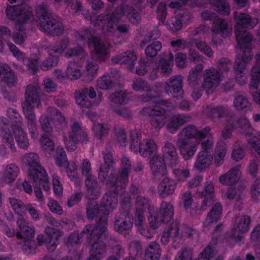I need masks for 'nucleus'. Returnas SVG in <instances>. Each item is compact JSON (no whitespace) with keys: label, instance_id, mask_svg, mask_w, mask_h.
<instances>
[{"label":"nucleus","instance_id":"obj_1","mask_svg":"<svg viewBox=\"0 0 260 260\" xmlns=\"http://www.w3.org/2000/svg\"><path fill=\"white\" fill-rule=\"evenodd\" d=\"M109 211L105 209L104 215L99 217L96 225L90 224L86 225L81 233L87 234L88 243L91 245V254L86 260H100L106 252V244L100 240V238L105 232L107 228L108 216Z\"/></svg>","mask_w":260,"mask_h":260},{"label":"nucleus","instance_id":"obj_2","mask_svg":"<svg viewBox=\"0 0 260 260\" xmlns=\"http://www.w3.org/2000/svg\"><path fill=\"white\" fill-rule=\"evenodd\" d=\"M36 13L39 19L38 26L40 30L52 36H59L63 34L62 23L56 15L48 10L47 5H39L36 9Z\"/></svg>","mask_w":260,"mask_h":260},{"label":"nucleus","instance_id":"obj_3","mask_svg":"<svg viewBox=\"0 0 260 260\" xmlns=\"http://www.w3.org/2000/svg\"><path fill=\"white\" fill-rule=\"evenodd\" d=\"M78 37L82 41L87 40L89 47H93L92 53L96 56L98 60H105L109 54V44L102 41L100 37L92 35L87 29L79 33Z\"/></svg>","mask_w":260,"mask_h":260},{"label":"nucleus","instance_id":"obj_4","mask_svg":"<svg viewBox=\"0 0 260 260\" xmlns=\"http://www.w3.org/2000/svg\"><path fill=\"white\" fill-rule=\"evenodd\" d=\"M47 112L50 114V117L46 115H43L40 118V122L42 130L46 133H49L52 131L53 126L56 131L62 130L67 124L64 117L60 112L54 107H49L47 109Z\"/></svg>","mask_w":260,"mask_h":260},{"label":"nucleus","instance_id":"obj_5","mask_svg":"<svg viewBox=\"0 0 260 260\" xmlns=\"http://www.w3.org/2000/svg\"><path fill=\"white\" fill-rule=\"evenodd\" d=\"M40 89L37 85H28L26 88L25 99V103L22 106L23 111L26 118L28 120L36 119L32 105L38 106L40 104Z\"/></svg>","mask_w":260,"mask_h":260},{"label":"nucleus","instance_id":"obj_6","mask_svg":"<svg viewBox=\"0 0 260 260\" xmlns=\"http://www.w3.org/2000/svg\"><path fill=\"white\" fill-rule=\"evenodd\" d=\"M66 148L70 151L75 150L78 144L87 143L89 139L86 132L82 128L78 122H74L71 126V132L68 137H63Z\"/></svg>","mask_w":260,"mask_h":260},{"label":"nucleus","instance_id":"obj_7","mask_svg":"<svg viewBox=\"0 0 260 260\" xmlns=\"http://www.w3.org/2000/svg\"><path fill=\"white\" fill-rule=\"evenodd\" d=\"M30 8L26 4L19 5L8 6L5 11L7 18L18 24L26 23L34 19Z\"/></svg>","mask_w":260,"mask_h":260},{"label":"nucleus","instance_id":"obj_8","mask_svg":"<svg viewBox=\"0 0 260 260\" xmlns=\"http://www.w3.org/2000/svg\"><path fill=\"white\" fill-rule=\"evenodd\" d=\"M114 190H110L103 196L100 203L101 209L98 204L89 205L86 207L87 217L88 219H92L96 216H101L104 215L105 209L109 211L114 209Z\"/></svg>","mask_w":260,"mask_h":260},{"label":"nucleus","instance_id":"obj_9","mask_svg":"<svg viewBox=\"0 0 260 260\" xmlns=\"http://www.w3.org/2000/svg\"><path fill=\"white\" fill-rule=\"evenodd\" d=\"M202 87L207 94H211L223 79L222 74L219 70L211 67L204 70Z\"/></svg>","mask_w":260,"mask_h":260},{"label":"nucleus","instance_id":"obj_10","mask_svg":"<svg viewBox=\"0 0 260 260\" xmlns=\"http://www.w3.org/2000/svg\"><path fill=\"white\" fill-rule=\"evenodd\" d=\"M23 161L28 167V175L31 180H35L38 175L45 173L46 170L41 166L39 157L36 153L27 154L24 156Z\"/></svg>","mask_w":260,"mask_h":260},{"label":"nucleus","instance_id":"obj_11","mask_svg":"<svg viewBox=\"0 0 260 260\" xmlns=\"http://www.w3.org/2000/svg\"><path fill=\"white\" fill-rule=\"evenodd\" d=\"M164 91L176 99H182L184 94L182 76L177 75L168 79L165 83Z\"/></svg>","mask_w":260,"mask_h":260},{"label":"nucleus","instance_id":"obj_12","mask_svg":"<svg viewBox=\"0 0 260 260\" xmlns=\"http://www.w3.org/2000/svg\"><path fill=\"white\" fill-rule=\"evenodd\" d=\"M141 113L143 115L152 116L150 122L154 128L160 129L164 126L166 119L165 108L158 106H155L153 108L148 107L144 108L141 111Z\"/></svg>","mask_w":260,"mask_h":260},{"label":"nucleus","instance_id":"obj_13","mask_svg":"<svg viewBox=\"0 0 260 260\" xmlns=\"http://www.w3.org/2000/svg\"><path fill=\"white\" fill-rule=\"evenodd\" d=\"M45 233L48 239L45 238L42 234L38 235V244L41 245L43 243H46L48 250L52 252L55 250L56 246L59 244L61 234L57 230L50 226H47L45 228Z\"/></svg>","mask_w":260,"mask_h":260},{"label":"nucleus","instance_id":"obj_14","mask_svg":"<svg viewBox=\"0 0 260 260\" xmlns=\"http://www.w3.org/2000/svg\"><path fill=\"white\" fill-rule=\"evenodd\" d=\"M211 128L206 126L202 130H200L193 124H189L184 127L178 134V138L189 140L190 139L202 140L207 136L211 135Z\"/></svg>","mask_w":260,"mask_h":260},{"label":"nucleus","instance_id":"obj_15","mask_svg":"<svg viewBox=\"0 0 260 260\" xmlns=\"http://www.w3.org/2000/svg\"><path fill=\"white\" fill-rule=\"evenodd\" d=\"M251 218L248 215L236 217L235 225L232 231L231 236L236 241H240L242 234L246 233L249 229Z\"/></svg>","mask_w":260,"mask_h":260},{"label":"nucleus","instance_id":"obj_16","mask_svg":"<svg viewBox=\"0 0 260 260\" xmlns=\"http://www.w3.org/2000/svg\"><path fill=\"white\" fill-rule=\"evenodd\" d=\"M96 96L94 88L90 86L89 88H84L79 92H76L75 99L76 103L82 108L89 109L93 106V103L90 101L88 97L93 99Z\"/></svg>","mask_w":260,"mask_h":260},{"label":"nucleus","instance_id":"obj_17","mask_svg":"<svg viewBox=\"0 0 260 260\" xmlns=\"http://www.w3.org/2000/svg\"><path fill=\"white\" fill-rule=\"evenodd\" d=\"M176 146L185 160H188L196 153L199 143H193L191 141L177 138Z\"/></svg>","mask_w":260,"mask_h":260},{"label":"nucleus","instance_id":"obj_18","mask_svg":"<svg viewBox=\"0 0 260 260\" xmlns=\"http://www.w3.org/2000/svg\"><path fill=\"white\" fill-rule=\"evenodd\" d=\"M211 30L213 33L212 41L215 44L220 43V41L216 40V36L220 34L222 37H228L231 32V28L229 27L226 20L217 18L214 20L211 27Z\"/></svg>","mask_w":260,"mask_h":260},{"label":"nucleus","instance_id":"obj_19","mask_svg":"<svg viewBox=\"0 0 260 260\" xmlns=\"http://www.w3.org/2000/svg\"><path fill=\"white\" fill-rule=\"evenodd\" d=\"M124 15H126L129 22L133 24H137L141 20L140 14L135 9L127 5L122 4L115 10V20Z\"/></svg>","mask_w":260,"mask_h":260},{"label":"nucleus","instance_id":"obj_20","mask_svg":"<svg viewBox=\"0 0 260 260\" xmlns=\"http://www.w3.org/2000/svg\"><path fill=\"white\" fill-rule=\"evenodd\" d=\"M150 166L154 180H159L167 174L164 159L158 155L152 156L150 159Z\"/></svg>","mask_w":260,"mask_h":260},{"label":"nucleus","instance_id":"obj_21","mask_svg":"<svg viewBox=\"0 0 260 260\" xmlns=\"http://www.w3.org/2000/svg\"><path fill=\"white\" fill-rule=\"evenodd\" d=\"M204 112L207 117L213 121L230 116L232 117L231 110L223 106H208L204 109Z\"/></svg>","mask_w":260,"mask_h":260},{"label":"nucleus","instance_id":"obj_22","mask_svg":"<svg viewBox=\"0 0 260 260\" xmlns=\"http://www.w3.org/2000/svg\"><path fill=\"white\" fill-rule=\"evenodd\" d=\"M234 18L236 21V28H253L258 22L257 18H252L249 14L235 12Z\"/></svg>","mask_w":260,"mask_h":260},{"label":"nucleus","instance_id":"obj_23","mask_svg":"<svg viewBox=\"0 0 260 260\" xmlns=\"http://www.w3.org/2000/svg\"><path fill=\"white\" fill-rule=\"evenodd\" d=\"M0 80L9 87L15 86L17 78L11 67L6 63H0Z\"/></svg>","mask_w":260,"mask_h":260},{"label":"nucleus","instance_id":"obj_24","mask_svg":"<svg viewBox=\"0 0 260 260\" xmlns=\"http://www.w3.org/2000/svg\"><path fill=\"white\" fill-rule=\"evenodd\" d=\"M235 33L238 45L240 48H249L253 41L252 35L242 28H236Z\"/></svg>","mask_w":260,"mask_h":260},{"label":"nucleus","instance_id":"obj_25","mask_svg":"<svg viewBox=\"0 0 260 260\" xmlns=\"http://www.w3.org/2000/svg\"><path fill=\"white\" fill-rule=\"evenodd\" d=\"M0 122L6 125L5 127L2 128L3 132H2L1 135L3 142L7 144L12 151H15L16 147L15 146L13 135L10 129L6 127V125H8L9 123L8 119L3 116H1Z\"/></svg>","mask_w":260,"mask_h":260},{"label":"nucleus","instance_id":"obj_26","mask_svg":"<svg viewBox=\"0 0 260 260\" xmlns=\"http://www.w3.org/2000/svg\"><path fill=\"white\" fill-rule=\"evenodd\" d=\"M11 127L18 146L23 149L27 148L29 145L28 139L21 126L19 124H12Z\"/></svg>","mask_w":260,"mask_h":260},{"label":"nucleus","instance_id":"obj_27","mask_svg":"<svg viewBox=\"0 0 260 260\" xmlns=\"http://www.w3.org/2000/svg\"><path fill=\"white\" fill-rule=\"evenodd\" d=\"M103 155L105 164L101 166L99 172V178L102 182L105 180L110 168L114 165V158L111 152H105Z\"/></svg>","mask_w":260,"mask_h":260},{"label":"nucleus","instance_id":"obj_28","mask_svg":"<svg viewBox=\"0 0 260 260\" xmlns=\"http://www.w3.org/2000/svg\"><path fill=\"white\" fill-rule=\"evenodd\" d=\"M176 187V182L168 177H165L158 186V192L164 198L172 194Z\"/></svg>","mask_w":260,"mask_h":260},{"label":"nucleus","instance_id":"obj_29","mask_svg":"<svg viewBox=\"0 0 260 260\" xmlns=\"http://www.w3.org/2000/svg\"><path fill=\"white\" fill-rule=\"evenodd\" d=\"M162 150L164 157L170 161L172 166H175L178 162V156L174 145L171 142H167Z\"/></svg>","mask_w":260,"mask_h":260},{"label":"nucleus","instance_id":"obj_30","mask_svg":"<svg viewBox=\"0 0 260 260\" xmlns=\"http://www.w3.org/2000/svg\"><path fill=\"white\" fill-rule=\"evenodd\" d=\"M157 214L164 223L170 221L172 219L174 215L173 205L170 203L162 201Z\"/></svg>","mask_w":260,"mask_h":260},{"label":"nucleus","instance_id":"obj_31","mask_svg":"<svg viewBox=\"0 0 260 260\" xmlns=\"http://www.w3.org/2000/svg\"><path fill=\"white\" fill-rule=\"evenodd\" d=\"M17 224L20 229V233H17L16 236L19 239L24 240H30L35 236V229L30 226L23 219H19L17 221Z\"/></svg>","mask_w":260,"mask_h":260},{"label":"nucleus","instance_id":"obj_32","mask_svg":"<svg viewBox=\"0 0 260 260\" xmlns=\"http://www.w3.org/2000/svg\"><path fill=\"white\" fill-rule=\"evenodd\" d=\"M212 159L213 157L211 154L204 152H200L198 154L194 167L200 172L204 171L209 168L212 165Z\"/></svg>","mask_w":260,"mask_h":260},{"label":"nucleus","instance_id":"obj_33","mask_svg":"<svg viewBox=\"0 0 260 260\" xmlns=\"http://www.w3.org/2000/svg\"><path fill=\"white\" fill-rule=\"evenodd\" d=\"M255 62L252 67L251 73L250 89H256L260 83V53L255 55Z\"/></svg>","mask_w":260,"mask_h":260},{"label":"nucleus","instance_id":"obj_34","mask_svg":"<svg viewBox=\"0 0 260 260\" xmlns=\"http://www.w3.org/2000/svg\"><path fill=\"white\" fill-rule=\"evenodd\" d=\"M160 245L155 241L151 242L145 249V260H158L161 255Z\"/></svg>","mask_w":260,"mask_h":260},{"label":"nucleus","instance_id":"obj_35","mask_svg":"<svg viewBox=\"0 0 260 260\" xmlns=\"http://www.w3.org/2000/svg\"><path fill=\"white\" fill-rule=\"evenodd\" d=\"M137 57L134 52L131 51L124 52L121 54L117 55L115 58V62H120L127 65L129 70L134 69V63L137 61Z\"/></svg>","mask_w":260,"mask_h":260},{"label":"nucleus","instance_id":"obj_36","mask_svg":"<svg viewBox=\"0 0 260 260\" xmlns=\"http://www.w3.org/2000/svg\"><path fill=\"white\" fill-rule=\"evenodd\" d=\"M87 187L86 196L89 200H95L99 196V192L97 188V182L95 178L92 175L86 177L85 181Z\"/></svg>","mask_w":260,"mask_h":260},{"label":"nucleus","instance_id":"obj_37","mask_svg":"<svg viewBox=\"0 0 260 260\" xmlns=\"http://www.w3.org/2000/svg\"><path fill=\"white\" fill-rule=\"evenodd\" d=\"M129 173V172L125 170L120 169L118 171L115 179V190H115V194L116 192L123 193L128 181Z\"/></svg>","mask_w":260,"mask_h":260},{"label":"nucleus","instance_id":"obj_38","mask_svg":"<svg viewBox=\"0 0 260 260\" xmlns=\"http://www.w3.org/2000/svg\"><path fill=\"white\" fill-rule=\"evenodd\" d=\"M203 69V65L198 63L190 70L187 79L190 86L195 87L199 85L201 79V74Z\"/></svg>","mask_w":260,"mask_h":260},{"label":"nucleus","instance_id":"obj_39","mask_svg":"<svg viewBox=\"0 0 260 260\" xmlns=\"http://www.w3.org/2000/svg\"><path fill=\"white\" fill-rule=\"evenodd\" d=\"M239 170L237 168H232L227 173L219 176V181L221 184L224 185H233L239 180Z\"/></svg>","mask_w":260,"mask_h":260},{"label":"nucleus","instance_id":"obj_40","mask_svg":"<svg viewBox=\"0 0 260 260\" xmlns=\"http://www.w3.org/2000/svg\"><path fill=\"white\" fill-rule=\"evenodd\" d=\"M19 172V168L14 164L8 165L2 177V180L7 183H11L15 180Z\"/></svg>","mask_w":260,"mask_h":260},{"label":"nucleus","instance_id":"obj_41","mask_svg":"<svg viewBox=\"0 0 260 260\" xmlns=\"http://www.w3.org/2000/svg\"><path fill=\"white\" fill-rule=\"evenodd\" d=\"M157 146L155 142L150 139L144 140L140 147V153L144 157L157 155Z\"/></svg>","mask_w":260,"mask_h":260},{"label":"nucleus","instance_id":"obj_42","mask_svg":"<svg viewBox=\"0 0 260 260\" xmlns=\"http://www.w3.org/2000/svg\"><path fill=\"white\" fill-rule=\"evenodd\" d=\"M222 210L221 205L219 203H216L208 213L204 222V226H209L213 222L217 221L219 219L222 213Z\"/></svg>","mask_w":260,"mask_h":260},{"label":"nucleus","instance_id":"obj_43","mask_svg":"<svg viewBox=\"0 0 260 260\" xmlns=\"http://www.w3.org/2000/svg\"><path fill=\"white\" fill-rule=\"evenodd\" d=\"M173 55L170 53L168 59L163 58L159 60L157 69L165 76L170 75L172 72V66L173 64Z\"/></svg>","mask_w":260,"mask_h":260},{"label":"nucleus","instance_id":"obj_44","mask_svg":"<svg viewBox=\"0 0 260 260\" xmlns=\"http://www.w3.org/2000/svg\"><path fill=\"white\" fill-rule=\"evenodd\" d=\"M66 75L71 80L78 79L81 75V66L77 62L70 61L66 70Z\"/></svg>","mask_w":260,"mask_h":260},{"label":"nucleus","instance_id":"obj_45","mask_svg":"<svg viewBox=\"0 0 260 260\" xmlns=\"http://www.w3.org/2000/svg\"><path fill=\"white\" fill-rule=\"evenodd\" d=\"M95 26H99L104 28L107 25V28H113L114 27V12L111 13L110 15L107 14H101L96 19Z\"/></svg>","mask_w":260,"mask_h":260},{"label":"nucleus","instance_id":"obj_46","mask_svg":"<svg viewBox=\"0 0 260 260\" xmlns=\"http://www.w3.org/2000/svg\"><path fill=\"white\" fill-rule=\"evenodd\" d=\"M210 3L215 7V10L220 14L229 15L230 6L227 0H210Z\"/></svg>","mask_w":260,"mask_h":260},{"label":"nucleus","instance_id":"obj_47","mask_svg":"<svg viewBox=\"0 0 260 260\" xmlns=\"http://www.w3.org/2000/svg\"><path fill=\"white\" fill-rule=\"evenodd\" d=\"M162 48V45L160 41H156L148 45L145 50L146 56L149 58H153L157 56L158 52Z\"/></svg>","mask_w":260,"mask_h":260},{"label":"nucleus","instance_id":"obj_48","mask_svg":"<svg viewBox=\"0 0 260 260\" xmlns=\"http://www.w3.org/2000/svg\"><path fill=\"white\" fill-rule=\"evenodd\" d=\"M226 151L227 149L225 145L216 146L214 153V162L217 166L223 164Z\"/></svg>","mask_w":260,"mask_h":260},{"label":"nucleus","instance_id":"obj_49","mask_svg":"<svg viewBox=\"0 0 260 260\" xmlns=\"http://www.w3.org/2000/svg\"><path fill=\"white\" fill-rule=\"evenodd\" d=\"M10 204L15 212L18 215L22 216L26 212V207L23 202L16 198H9Z\"/></svg>","mask_w":260,"mask_h":260},{"label":"nucleus","instance_id":"obj_50","mask_svg":"<svg viewBox=\"0 0 260 260\" xmlns=\"http://www.w3.org/2000/svg\"><path fill=\"white\" fill-rule=\"evenodd\" d=\"M250 105L247 98L242 95H238L234 98L233 106L238 110L247 111L250 108Z\"/></svg>","mask_w":260,"mask_h":260},{"label":"nucleus","instance_id":"obj_51","mask_svg":"<svg viewBox=\"0 0 260 260\" xmlns=\"http://www.w3.org/2000/svg\"><path fill=\"white\" fill-rule=\"evenodd\" d=\"M150 206L149 200L148 198L141 196H138L136 199V211L139 213H144Z\"/></svg>","mask_w":260,"mask_h":260},{"label":"nucleus","instance_id":"obj_52","mask_svg":"<svg viewBox=\"0 0 260 260\" xmlns=\"http://www.w3.org/2000/svg\"><path fill=\"white\" fill-rule=\"evenodd\" d=\"M98 87L103 90H107L112 88L114 85V82L110 76L104 75L98 79Z\"/></svg>","mask_w":260,"mask_h":260},{"label":"nucleus","instance_id":"obj_53","mask_svg":"<svg viewBox=\"0 0 260 260\" xmlns=\"http://www.w3.org/2000/svg\"><path fill=\"white\" fill-rule=\"evenodd\" d=\"M69 45L68 38H63L51 45V50L54 53H60L65 50Z\"/></svg>","mask_w":260,"mask_h":260},{"label":"nucleus","instance_id":"obj_54","mask_svg":"<svg viewBox=\"0 0 260 260\" xmlns=\"http://www.w3.org/2000/svg\"><path fill=\"white\" fill-rule=\"evenodd\" d=\"M216 254L214 247L209 245L200 253L196 260H210Z\"/></svg>","mask_w":260,"mask_h":260},{"label":"nucleus","instance_id":"obj_55","mask_svg":"<svg viewBox=\"0 0 260 260\" xmlns=\"http://www.w3.org/2000/svg\"><path fill=\"white\" fill-rule=\"evenodd\" d=\"M132 88L136 91H150L151 87L147 82L141 78H137L133 82Z\"/></svg>","mask_w":260,"mask_h":260},{"label":"nucleus","instance_id":"obj_56","mask_svg":"<svg viewBox=\"0 0 260 260\" xmlns=\"http://www.w3.org/2000/svg\"><path fill=\"white\" fill-rule=\"evenodd\" d=\"M115 142L121 146L127 144V134L123 128H118L115 132Z\"/></svg>","mask_w":260,"mask_h":260},{"label":"nucleus","instance_id":"obj_57","mask_svg":"<svg viewBox=\"0 0 260 260\" xmlns=\"http://www.w3.org/2000/svg\"><path fill=\"white\" fill-rule=\"evenodd\" d=\"M40 143L43 149L45 151H52L55 149L54 142L48 137V135L44 134L41 136Z\"/></svg>","mask_w":260,"mask_h":260},{"label":"nucleus","instance_id":"obj_58","mask_svg":"<svg viewBox=\"0 0 260 260\" xmlns=\"http://www.w3.org/2000/svg\"><path fill=\"white\" fill-rule=\"evenodd\" d=\"M196 47L200 52L205 54L209 57H212L213 55V51L211 48L203 41L199 40L196 42Z\"/></svg>","mask_w":260,"mask_h":260},{"label":"nucleus","instance_id":"obj_59","mask_svg":"<svg viewBox=\"0 0 260 260\" xmlns=\"http://www.w3.org/2000/svg\"><path fill=\"white\" fill-rule=\"evenodd\" d=\"M34 182H38L40 186H41L43 190L46 192H48L50 190V187L49 183L48 176L46 171L45 173L38 175V178L35 180H32Z\"/></svg>","mask_w":260,"mask_h":260},{"label":"nucleus","instance_id":"obj_60","mask_svg":"<svg viewBox=\"0 0 260 260\" xmlns=\"http://www.w3.org/2000/svg\"><path fill=\"white\" fill-rule=\"evenodd\" d=\"M7 114L9 118L15 122L13 124H19L21 126L22 118L16 109L9 108L7 110Z\"/></svg>","mask_w":260,"mask_h":260},{"label":"nucleus","instance_id":"obj_61","mask_svg":"<svg viewBox=\"0 0 260 260\" xmlns=\"http://www.w3.org/2000/svg\"><path fill=\"white\" fill-rule=\"evenodd\" d=\"M128 100V94L125 90L120 89L115 92V104H125Z\"/></svg>","mask_w":260,"mask_h":260},{"label":"nucleus","instance_id":"obj_62","mask_svg":"<svg viewBox=\"0 0 260 260\" xmlns=\"http://www.w3.org/2000/svg\"><path fill=\"white\" fill-rule=\"evenodd\" d=\"M245 137L248 143L251 145L252 147L260 155V140L250 133L246 134Z\"/></svg>","mask_w":260,"mask_h":260},{"label":"nucleus","instance_id":"obj_63","mask_svg":"<svg viewBox=\"0 0 260 260\" xmlns=\"http://www.w3.org/2000/svg\"><path fill=\"white\" fill-rule=\"evenodd\" d=\"M52 185L55 195L57 197H60L62 194L63 188L59 181V177L55 174L52 176Z\"/></svg>","mask_w":260,"mask_h":260},{"label":"nucleus","instance_id":"obj_64","mask_svg":"<svg viewBox=\"0 0 260 260\" xmlns=\"http://www.w3.org/2000/svg\"><path fill=\"white\" fill-rule=\"evenodd\" d=\"M251 193L255 201H260V177L256 179L251 186Z\"/></svg>","mask_w":260,"mask_h":260}]
</instances>
